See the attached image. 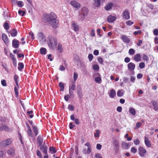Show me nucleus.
Wrapping results in <instances>:
<instances>
[{
  "instance_id": "obj_31",
  "label": "nucleus",
  "mask_w": 158,
  "mask_h": 158,
  "mask_svg": "<svg viewBox=\"0 0 158 158\" xmlns=\"http://www.w3.org/2000/svg\"><path fill=\"white\" fill-rule=\"evenodd\" d=\"M19 79V77L17 75H15L14 76V80L15 81V83L16 84L17 87H19V84L18 82V80Z\"/></svg>"
},
{
  "instance_id": "obj_40",
  "label": "nucleus",
  "mask_w": 158,
  "mask_h": 158,
  "mask_svg": "<svg viewBox=\"0 0 158 158\" xmlns=\"http://www.w3.org/2000/svg\"><path fill=\"white\" fill-rule=\"evenodd\" d=\"M122 90H119L118 91L117 93V95L118 97L122 96L123 94V93L122 92Z\"/></svg>"
},
{
  "instance_id": "obj_43",
  "label": "nucleus",
  "mask_w": 158,
  "mask_h": 158,
  "mask_svg": "<svg viewBox=\"0 0 158 158\" xmlns=\"http://www.w3.org/2000/svg\"><path fill=\"white\" fill-rule=\"evenodd\" d=\"M86 16H85L84 15L82 14V13H81L80 15H79L78 18L80 19H81V20H83L85 19V17Z\"/></svg>"
},
{
  "instance_id": "obj_35",
  "label": "nucleus",
  "mask_w": 158,
  "mask_h": 158,
  "mask_svg": "<svg viewBox=\"0 0 158 158\" xmlns=\"http://www.w3.org/2000/svg\"><path fill=\"white\" fill-rule=\"evenodd\" d=\"M76 83L75 81H73L72 82V85L71 86H69L70 87V90L72 89L73 90H75Z\"/></svg>"
},
{
  "instance_id": "obj_25",
  "label": "nucleus",
  "mask_w": 158,
  "mask_h": 158,
  "mask_svg": "<svg viewBox=\"0 0 158 158\" xmlns=\"http://www.w3.org/2000/svg\"><path fill=\"white\" fill-rule=\"evenodd\" d=\"M116 94V92L115 90L112 89L110 91L109 96L110 98H113L115 96Z\"/></svg>"
},
{
  "instance_id": "obj_55",
  "label": "nucleus",
  "mask_w": 158,
  "mask_h": 158,
  "mask_svg": "<svg viewBox=\"0 0 158 158\" xmlns=\"http://www.w3.org/2000/svg\"><path fill=\"white\" fill-rule=\"evenodd\" d=\"M37 155L40 158H42V156L39 150H37L36 151Z\"/></svg>"
},
{
  "instance_id": "obj_63",
  "label": "nucleus",
  "mask_w": 158,
  "mask_h": 158,
  "mask_svg": "<svg viewBox=\"0 0 158 158\" xmlns=\"http://www.w3.org/2000/svg\"><path fill=\"white\" fill-rule=\"evenodd\" d=\"M135 78L133 76H131L130 78V81L132 83H134L135 81Z\"/></svg>"
},
{
  "instance_id": "obj_20",
  "label": "nucleus",
  "mask_w": 158,
  "mask_h": 158,
  "mask_svg": "<svg viewBox=\"0 0 158 158\" xmlns=\"http://www.w3.org/2000/svg\"><path fill=\"white\" fill-rule=\"evenodd\" d=\"M19 41L16 40V39H14L12 41V45L15 48H18L19 47Z\"/></svg>"
},
{
  "instance_id": "obj_19",
  "label": "nucleus",
  "mask_w": 158,
  "mask_h": 158,
  "mask_svg": "<svg viewBox=\"0 0 158 158\" xmlns=\"http://www.w3.org/2000/svg\"><path fill=\"white\" fill-rule=\"evenodd\" d=\"M152 104L153 106V109L155 111L158 110V102L155 101H152Z\"/></svg>"
},
{
  "instance_id": "obj_51",
  "label": "nucleus",
  "mask_w": 158,
  "mask_h": 158,
  "mask_svg": "<svg viewBox=\"0 0 158 158\" xmlns=\"http://www.w3.org/2000/svg\"><path fill=\"white\" fill-rule=\"evenodd\" d=\"M78 77V74H77L76 73H74L73 74V79L75 82V81L77 79V78Z\"/></svg>"
},
{
  "instance_id": "obj_34",
  "label": "nucleus",
  "mask_w": 158,
  "mask_h": 158,
  "mask_svg": "<svg viewBox=\"0 0 158 158\" xmlns=\"http://www.w3.org/2000/svg\"><path fill=\"white\" fill-rule=\"evenodd\" d=\"M57 50H58L59 51L60 53L63 52V48L61 44H58L57 46Z\"/></svg>"
},
{
  "instance_id": "obj_46",
  "label": "nucleus",
  "mask_w": 158,
  "mask_h": 158,
  "mask_svg": "<svg viewBox=\"0 0 158 158\" xmlns=\"http://www.w3.org/2000/svg\"><path fill=\"white\" fill-rule=\"evenodd\" d=\"M74 107L73 105H69L68 106V108L71 111H73L74 110Z\"/></svg>"
},
{
  "instance_id": "obj_41",
  "label": "nucleus",
  "mask_w": 158,
  "mask_h": 158,
  "mask_svg": "<svg viewBox=\"0 0 158 158\" xmlns=\"http://www.w3.org/2000/svg\"><path fill=\"white\" fill-rule=\"evenodd\" d=\"M50 151L52 152V153H55L56 152L55 148L54 147H51L49 148Z\"/></svg>"
},
{
  "instance_id": "obj_15",
  "label": "nucleus",
  "mask_w": 158,
  "mask_h": 158,
  "mask_svg": "<svg viewBox=\"0 0 158 158\" xmlns=\"http://www.w3.org/2000/svg\"><path fill=\"white\" fill-rule=\"evenodd\" d=\"M116 19V17L115 16H113L111 15H110L107 17V21L109 22L112 23L114 22Z\"/></svg>"
},
{
  "instance_id": "obj_48",
  "label": "nucleus",
  "mask_w": 158,
  "mask_h": 158,
  "mask_svg": "<svg viewBox=\"0 0 158 158\" xmlns=\"http://www.w3.org/2000/svg\"><path fill=\"white\" fill-rule=\"evenodd\" d=\"M18 13L19 15H21L22 16H23L25 13L24 11H22L21 10H19L18 11Z\"/></svg>"
},
{
  "instance_id": "obj_8",
  "label": "nucleus",
  "mask_w": 158,
  "mask_h": 158,
  "mask_svg": "<svg viewBox=\"0 0 158 158\" xmlns=\"http://www.w3.org/2000/svg\"><path fill=\"white\" fill-rule=\"evenodd\" d=\"M7 153L10 156H14L15 154V148H10L7 150Z\"/></svg>"
},
{
  "instance_id": "obj_32",
  "label": "nucleus",
  "mask_w": 158,
  "mask_h": 158,
  "mask_svg": "<svg viewBox=\"0 0 158 158\" xmlns=\"http://www.w3.org/2000/svg\"><path fill=\"white\" fill-rule=\"evenodd\" d=\"M95 5L96 7H98L101 4L100 0H94Z\"/></svg>"
},
{
  "instance_id": "obj_37",
  "label": "nucleus",
  "mask_w": 158,
  "mask_h": 158,
  "mask_svg": "<svg viewBox=\"0 0 158 158\" xmlns=\"http://www.w3.org/2000/svg\"><path fill=\"white\" fill-rule=\"evenodd\" d=\"M46 51L45 48H42L40 49V53L41 54H45L46 53Z\"/></svg>"
},
{
  "instance_id": "obj_1",
  "label": "nucleus",
  "mask_w": 158,
  "mask_h": 158,
  "mask_svg": "<svg viewBox=\"0 0 158 158\" xmlns=\"http://www.w3.org/2000/svg\"><path fill=\"white\" fill-rule=\"evenodd\" d=\"M47 44L50 49H54L57 44V39L52 35L49 36L48 38Z\"/></svg>"
},
{
  "instance_id": "obj_27",
  "label": "nucleus",
  "mask_w": 158,
  "mask_h": 158,
  "mask_svg": "<svg viewBox=\"0 0 158 158\" xmlns=\"http://www.w3.org/2000/svg\"><path fill=\"white\" fill-rule=\"evenodd\" d=\"M123 147L126 149H128L130 145L128 143H126L125 142H123L122 144Z\"/></svg>"
},
{
  "instance_id": "obj_2",
  "label": "nucleus",
  "mask_w": 158,
  "mask_h": 158,
  "mask_svg": "<svg viewBox=\"0 0 158 158\" xmlns=\"http://www.w3.org/2000/svg\"><path fill=\"white\" fill-rule=\"evenodd\" d=\"M56 18V16L53 12H51L50 14H45L44 15V20L48 23Z\"/></svg>"
},
{
  "instance_id": "obj_14",
  "label": "nucleus",
  "mask_w": 158,
  "mask_h": 158,
  "mask_svg": "<svg viewBox=\"0 0 158 158\" xmlns=\"http://www.w3.org/2000/svg\"><path fill=\"white\" fill-rule=\"evenodd\" d=\"M129 14V13L127 10H125L123 14V18L126 19H129L130 18Z\"/></svg>"
},
{
  "instance_id": "obj_50",
  "label": "nucleus",
  "mask_w": 158,
  "mask_h": 158,
  "mask_svg": "<svg viewBox=\"0 0 158 158\" xmlns=\"http://www.w3.org/2000/svg\"><path fill=\"white\" fill-rule=\"evenodd\" d=\"M4 28L6 30H7L9 28V26L8 23H5L3 25Z\"/></svg>"
},
{
  "instance_id": "obj_29",
  "label": "nucleus",
  "mask_w": 158,
  "mask_h": 158,
  "mask_svg": "<svg viewBox=\"0 0 158 158\" xmlns=\"http://www.w3.org/2000/svg\"><path fill=\"white\" fill-rule=\"evenodd\" d=\"M24 67L23 64L22 63L19 62L18 63V69L20 71H21Z\"/></svg>"
},
{
  "instance_id": "obj_23",
  "label": "nucleus",
  "mask_w": 158,
  "mask_h": 158,
  "mask_svg": "<svg viewBox=\"0 0 158 158\" xmlns=\"http://www.w3.org/2000/svg\"><path fill=\"white\" fill-rule=\"evenodd\" d=\"M113 4L112 3L110 2L108 3L104 7V9L108 11L112 8Z\"/></svg>"
},
{
  "instance_id": "obj_9",
  "label": "nucleus",
  "mask_w": 158,
  "mask_h": 158,
  "mask_svg": "<svg viewBox=\"0 0 158 158\" xmlns=\"http://www.w3.org/2000/svg\"><path fill=\"white\" fill-rule=\"evenodd\" d=\"M70 3L72 6L76 8H80L81 6L80 4L75 0L71 1L70 2Z\"/></svg>"
},
{
  "instance_id": "obj_42",
  "label": "nucleus",
  "mask_w": 158,
  "mask_h": 158,
  "mask_svg": "<svg viewBox=\"0 0 158 158\" xmlns=\"http://www.w3.org/2000/svg\"><path fill=\"white\" fill-rule=\"evenodd\" d=\"M135 53V50L133 48H131L129 50V53L131 55H133Z\"/></svg>"
},
{
  "instance_id": "obj_22",
  "label": "nucleus",
  "mask_w": 158,
  "mask_h": 158,
  "mask_svg": "<svg viewBox=\"0 0 158 158\" xmlns=\"http://www.w3.org/2000/svg\"><path fill=\"white\" fill-rule=\"evenodd\" d=\"M134 60L136 62H139L141 60V56L139 54H137L134 57Z\"/></svg>"
},
{
  "instance_id": "obj_11",
  "label": "nucleus",
  "mask_w": 158,
  "mask_h": 158,
  "mask_svg": "<svg viewBox=\"0 0 158 158\" xmlns=\"http://www.w3.org/2000/svg\"><path fill=\"white\" fill-rule=\"evenodd\" d=\"M139 152V154L141 157H143L144 156V154L146 153L147 152L143 147H140L138 149Z\"/></svg>"
},
{
  "instance_id": "obj_16",
  "label": "nucleus",
  "mask_w": 158,
  "mask_h": 158,
  "mask_svg": "<svg viewBox=\"0 0 158 158\" xmlns=\"http://www.w3.org/2000/svg\"><path fill=\"white\" fill-rule=\"evenodd\" d=\"M2 39L3 41L6 44H7L9 43L8 39L7 36L5 34H3L2 35Z\"/></svg>"
},
{
  "instance_id": "obj_61",
  "label": "nucleus",
  "mask_w": 158,
  "mask_h": 158,
  "mask_svg": "<svg viewBox=\"0 0 158 158\" xmlns=\"http://www.w3.org/2000/svg\"><path fill=\"white\" fill-rule=\"evenodd\" d=\"M70 98V97L68 94L65 96L64 97V99L66 101H68V100Z\"/></svg>"
},
{
  "instance_id": "obj_36",
  "label": "nucleus",
  "mask_w": 158,
  "mask_h": 158,
  "mask_svg": "<svg viewBox=\"0 0 158 158\" xmlns=\"http://www.w3.org/2000/svg\"><path fill=\"white\" fill-rule=\"evenodd\" d=\"M59 86L60 88V90L63 91L64 89V83L62 82H60L59 84Z\"/></svg>"
},
{
  "instance_id": "obj_44",
  "label": "nucleus",
  "mask_w": 158,
  "mask_h": 158,
  "mask_svg": "<svg viewBox=\"0 0 158 158\" xmlns=\"http://www.w3.org/2000/svg\"><path fill=\"white\" fill-rule=\"evenodd\" d=\"M139 68L141 69L144 68L145 66V63L143 62L140 63L139 64Z\"/></svg>"
},
{
  "instance_id": "obj_26",
  "label": "nucleus",
  "mask_w": 158,
  "mask_h": 158,
  "mask_svg": "<svg viewBox=\"0 0 158 158\" xmlns=\"http://www.w3.org/2000/svg\"><path fill=\"white\" fill-rule=\"evenodd\" d=\"M32 129L35 136H36L38 134V130L37 127L36 126H33Z\"/></svg>"
},
{
  "instance_id": "obj_60",
  "label": "nucleus",
  "mask_w": 158,
  "mask_h": 158,
  "mask_svg": "<svg viewBox=\"0 0 158 158\" xmlns=\"http://www.w3.org/2000/svg\"><path fill=\"white\" fill-rule=\"evenodd\" d=\"M147 7L150 8L151 10H152L153 9V5L148 4H147Z\"/></svg>"
},
{
  "instance_id": "obj_57",
  "label": "nucleus",
  "mask_w": 158,
  "mask_h": 158,
  "mask_svg": "<svg viewBox=\"0 0 158 158\" xmlns=\"http://www.w3.org/2000/svg\"><path fill=\"white\" fill-rule=\"evenodd\" d=\"M143 59L146 61H147L148 60V56L145 54L143 55Z\"/></svg>"
},
{
  "instance_id": "obj_54",
  "label": "nucleus",
  "mask_w": 158,
  "mask_h": 158,
  "mask_svg": "<svg viewBox=\"0 0 158 158\" xmlns=\"http://www.w3.org/2000/svg\"><path fill=\"white\" fill-rule=\"evenodd\" d=\"M98 62L101 64H102L103 62V60L102 58L101 57H99L98 59Z\"/></svg>"
},
{
  "instance_id": "obj_4",
  "label": "nucleus",
  "mask_w": 158,
  "mask_h": 158,
  "mask_svg": "<svg viewBox=\"0 0 158 158\" xmlns=\"http://www.w3.org/2000/svg\"><path fill=\"white\" fill-rule=\"evenodd\" d=\"M94 78H95V82L98 84H100L102 82V79L100 74L98 73H94L93 75Z\"/></svg>"
},
{
  "instance_id": "obj_18",
  "label": "nucleus",
  "mask_w": 158,
  "mask_h": 158,
  "mask_svg": "<svg viewBox=\"0 0 158 158\" xmlns=\"http://www.w3.org/2000/svg\"><path fill=\"white\" fill-rule=\"evenodd\" d=\"M144 143L146 145L148 148L150 147L151 146V143L148 138L146 136L144 137Z\"/></svg>"
},
{
  "instance_id": "obj_62",
  "label": "nucleus",
  "mask_w": 158,
  "mask_h": 158,
  "mask_svg": "<svg viewBox=\"0 0 158 158\" xmlns=\"http://www.w3.org/2000/svg\"><path fill=\"white\" fill-rule=\"evenodd\" d=\"M130 59L128 57H126L124 59V61L126 63H128L130 62Z\"/></svg>"
},
{
  "instance_id": "obj_39",
  "label": "nucleus",
  "mask_w": 158,
  "mask_h": 158,
  "mask_svg": "<svg viewBox=\"0 0 158 158\" xmlns=\"http://www.w3.org/2000/svg\"><path fill=\"white\" fill-rule=\"evenodd\" d=\"M129 111L130 113L133 115H135V111L134 108H130Z\"/></svg>"
},
{
  "instance_id": "obj_30",
  "label": "nucleus",
  "mask_w": 158,
  "mask_h": 158,
  "mask_svg": "<svg viewBox=\"0 0 158 158\" xmlns=\"http://www.w3.org/2000/svg\"><path fill=\"white\" fill-rule=\"evenodd\" d=\"M85 145L87 146L88 147V153H90L91 152V145L89 143H87L85 144Z\"/></svg>"
},
{
  "instance_id": "obj_12",
  "label": "nucleus",
  "mask_w": 158,
  "mask_h": 158,
  "mask_svg": "<svg viewBox=\"0 0 158 158\" xmlns=\"http://www.w3.org/2000/svg\"><path fill=\"white\" fill-rule=\"evenodd\" d=\"M12 130V129L6 126L3 125L0 126V131H9Z\"/></svg>"
},
{
  "instance_id": "obj_52",
  "label": "nucleus",
  "mask_w": 158,
  "mask_h": 158,
  "mask_svg": "<svg viewBox=\"0 0 158 158\" xmlns=\"http://www.w3.org/2000/svg\"><path fill=\"white\" fill-rule=\"evenodd\" d=\"M131 152L134 153H135L137 152V149L135 147H132L131 148Z\"/></svg>"
},
{
  "instance_id": "obj_59",
  "label": "nucleus",
  "mask_w": 158,
  "mask_h": 158,
  "mask_svg": "<svg viewBox=\"0 0 158 158\" xmlns=\"http://www.w3.org/2000/svg\"><path fill=\"white\" fill-rule=\"evenodd\" d=\"M1 84H2V85L3 86H6V81L4 80H3L1 81Z\"/></svg>"
},
{
  "instance_id": "obj_45",
  "label": "nucleus",
  "mask_w": 158,
  "mask_h": 158,
  "mask_svg": "<svg viewBox=\"0 0 158 158\" xmlns=\"http://www.w3.org/2000/svg\"><path fill=\"white\" fill-rule=\"evenodd\" d=\"M27 134L28 135L30 136V137H32L33 136V134L32 133V131L31 129L27 130Z\"/></svg>"
},
{
  "instance_id": "obj_28",
  "label": "nucleus",
  "mask_w": 158,
  "mask_h": 158,
  "mask_svg": "<svg viewBox=\"0 0 158 158\" xmlns=\"http://www.w3.org/2000/svg\"><path fill=\"white\" fill-rule=\"evenodd\" d=\"M47 148V147H45L44 145H42L40 148V149L41 151L43 152L45 154H46Z\"/></svg>"
},
{
  "instance_id": "obj_49",
  "label": "nucleus",
  "mask_w": 158,
  "mask_h": 158,
  "mask_svg": "<svg viewBox=\"0 0 158 158\" xmlns=\"http://www.w3.org/2000/svg\"><path fill=\"white\" fill-rule=\"evenodd\" d=\"M32 113L33 111L32 110L28 111L27 112V113L29 115L30 118H32L33 116V115L31 114Z\"/></svg>"
},
{
  "instance_id": "obj_33",
  "label": "nucleus",
  "mask_w": 158,
  "mask_h": 158,
  "mask_svg": "<svg viewBox=\"0 0 158 158\" xmlns=\"http://www.w3.org/2000/svg\"><path fill=\"white\" fill-rule=\"evenodd\" d=\"M72 26L75 31H77L79 29V26L75 23H72Z\"/></svg>"
},
{
  "instance_id": "obj_5",
  "label": "nucleus",
  "mask_w": 158,
  "mask_h": 158,
  "mask_svg": "<svg viewBox=\"0 0 158 158\" xmlns=\"http://www.w3.org/2000/svg\"><path fill=\"white\" fill-rule=\"evenodd\" d=\"M112 144L114 146V148L115 152H117L119 149V143L118 140L116 139L113 140Z\"/></svg>"
},
{
  "instance_id": "obj_64",
  "label": "nucleus",
  "mask_w": 158,
  "mask_h": 158,
  "mask_svg": "<svg viewBox=\"0 0 158 158\" xmlns=\"http://www.w3.org/2000/svg\"><path fill=\"white\" fill-rule=\"evenodd\" d=\"M153 33L155 35H158V30L157 29H155L153 31Z\"/></svg>"
},
{
  "instance_id": "obj_24",
  "label": "nucleus",
  "mask_w": 158,
  "mask_h": 158,
  "mask_svg": "<svg viewBox=\"0 0 158 158\" xmlns=\"http://www.w3.org/2000/svg\"><path fill=\"white\" fill-rule=\"evenodd\" d=\"M121 38L123 42L125 43H128L130 42V39L125 35H123L122 36Z\"/></svg>"
},
{
  "instance_id": "obj_53",
  "label": "nucleus",
  "mask_w": 158,
  "mask_h": 158,
  "mask_svg": "<svg viewBox=\"0 0 158 158\" xmlns=\"http://www.w3.org/2000/svg\"><path fill=\"white\" fill-rule=\"evenodd\" d=\"M88 58L89 60L90 61H91L92 60L93 58V56L92 54H90L88 55Z\"/></svg>"
},
{
  "instance_id": "obj_10",
  "label": "nucleus",
  "mask_w": 158,
  "mask_h": 158,
  "mask_svg": "<svg viewBox=\"0 0 158 158\" xmlns=\"http://www.w3.org/2000/svg\"><path fill=\"white\" fill-rule=\"evenodd\" d=\"M77 92L78 97L80 99L82 98V91L80 85H78L77 87Z\"/></svg>"
},
{
  "instance_id": "obj_56",
  "label": "nucleus",
  "mask_w": 158,
  "mask_h": 158,
  "mask_svg": "<svg viewBox=\"0 0 158 158\" xmlns=\"http://www.w3.org/2000/svg\"><path fill=\"white\" fill-rule=\"evenodd\" d=\"M93 68L94 70H97L99 69V66L97 64H94L93 65Z\"/></svg>"
},
{
  "instance_id": "obj_21",
  "label": "nucleus",
  "mask_w": 158,
  "mask_h": 158,
  "mask_svg": "<svg viewBox=\"0 0 158 158\" xmlns=\"http://www.w3.org/2000/svg\"><path fill=\"white\" fill-rule=\"evenodd\" d=\"M88 8L85 7H83L81 10V13L82 14L84 15L85 16H87L88 14Z\"/></svg>"
},
{
  "instance_id": "obj_58",
  "label": "nucleus",
  "mask_w": 158,
  "mask_h": 158,
  "mask_svg": "<svg viewBox=\"0 0 158 158\" xmlns=\"http://www.w3.org/2000/svg\"><path fill=\"white\" fill-rule=\"evenodd\" d=\"M100 131L99 130H96V133L94 134V136L95 137H98L99 136V134Z\"/></svg>"
},
{
  "instance_id": "obj_13",
  "label": "nucleus",
  "mask_w": 158,
  "mask_h": 158,
  "mask_svg": "<svg viewBox=\"0 0 158 158\" xmlns=\"http://www.w3.org/2000/svg\"><path fill=\"white\" fill-rule=\"evenodd\" d=\"M127 67L130 71H132L134 70L135 64L132 62H130L128 64Z\"/></svg>"
},
{
  "instance_id": "obj_6",
  "label": "nucleus",
  "mask_w": 158,
  "mask_h": 158,
  "mask_svg": "<svg viewBox=\"0 0 158 158\" xmlns=\"http://www.w3.org/2000/svg\"><path fill=\"white\" fill-rule=\"evenodd\" d=\"M38 39L42 43L46 42V39L44 35L42 33L40 32L38 34Z\"/></svg>"
},
{
  "instance_id": "obj_47",
  "label": "nucleus",
  "mask_w": 158,
  "mask_h": 158,
  "mask_svg": "<svg viewBox=\"0 0 158 158\" xmlns=\"http://www.w3.org/2000/svg\"><path fill=\"white\" fill-rule=\"evenodd\" d=\"M134 143L135 145H138L140 143V141L139 139H137L134 140Z\"/></svg>"
},
{
  "instance_id": "obj_7",
  "label": "nucleus",
  "mask_w": 158,
  "mask_h": 158,
  "mask_svg": "<svg viewBox=\"0 0 158 158\" xmlns=\"http://www.w3.org/2000/svg\"><path fill=\"white\" fill-rule=\"evenodd\" d=\"M48 24L51 25L54 28L56 29L57 27L59 26V21L56 19H55Z\"/></svg>"
},
{
  "instance_id": "obj_38",
  "label": "nucleus",
  "mask_w": 158,
  "mask_h": 158,
  "mask_svg": "<svg viewBox=\"0 0 158 158\" xmlns=\"http://www.w3.org/2000/svg\"><path fill=\"white\" fill-rule=\"evenodd\" d=\"M17 31L15 29H14L13 30V31L11 34V35L12 37H15L17 35Z\"/></svg>"
},
{
  "instance_id": "obj_17",
  "label": "nucleus",
  "mask_w": 158,
  "mask_h": 158,
  "mask_svg": "<svg viewBox=\"0 0 158 158\" xmlns=\"http://www.w3.org/2000/svg\"><path fill=\"white\" fill-rule=\"evenodd\" d=\"M43 139L39 135L37 138V143L39 145L38 146H40L42 144Z\"/></svg>"
},
{
  "instance_id": "obj_3",
  "label": "nucleus",
  "mask_w": 158,
  "mask_h": 158,
  "mask_svg": "<svg viewBox=\"0 0 158 158\" xmlns=\"http://www.w3.org/2000/svg\"><path fill=\"white\" fill-rule=\"evenodd\" d=\"M12 140L11 139H8L6 140L2 141L0 143L2 147H5L7 146L10 145L12 143Z\"/></svg>"
}]
</instances>
